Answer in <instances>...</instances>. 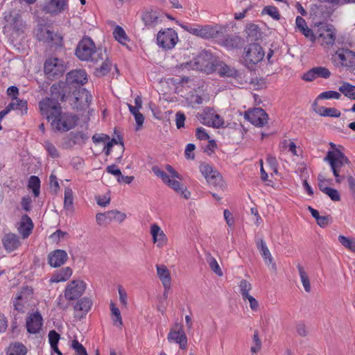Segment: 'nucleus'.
<instances>
[{
  "label": "nucleus",
  "instance_id": "2",
  "mask_svg": "<svg viewBox=\"0 0 355 355\" xmlns=\"http://www.w3.org/2000/svg\"><path fill=\"white\" fill-rule=\"evenodd\" d=\"M265 53L262 46L257 42L250 43L245 48L243 64L250 70L254 69L257 64L261 62Z\"/></svg>",
  "mask_w": 355,
  "mask_h": 355
},
{
  "label": "nucleus",
  "instance_id": "43",
  "mask_svg": "<svg viewBox=\"0 0 355 355\" xmlns=\"http://www.w3.org/2000/svg\"><path fill=\"white\" fill-rule=\"evenodd\" d=\"M40 180L36 175H31L28 180V187L33 191V196L38 197L40 193Z\"/></svg>",
  "mask_w": 355,
  "mask_h": 355
},
{
  "label": "nucleus",
  "instance_id": "10",
  "mask_svg": "<svg viewBox=\"0 0 355 355\" xmlns=\"http://www.w3.org/2000/svg\"><path fill=\"white\" fill-rule=\"evenodd\" d=\"M162 18L163 15L161 11L152 8L143 10L141 16L144 28L148 30L155 28L160 24L163 21Z\"/></svg>",
  "mask_w": 355,
  "mask_h": 355
},
{
  "label": "nucleus",
  "instance_id": "37",
  "mask_svg": "<svg viewBox=\"0 0 355 355\" xmlns=\"http://www.w3.org/2000/svg\"><path fill=\"white\" fill-rule=\"evenodd\" d=\"M325 162H327L331 167V170L335 177L336 182L338 184H340L344 179L345 178V176L344 175H340L341 168L345 165V164H340L339 162H335L334 160H324Z\"/></svg>",
  "mask_w": 355,
  "mask_h": 355
},
{
  "label": "nucleus",
  "instance_id": "56",
  "mask_svg": "<svg viewBox=\"0 0 355 355\" xmlns=\"http://www.w3.org/2000/svg\"><path fill=\"white\" fill-rule=\"evenodd\" d=\"M71 348L74 349L76 355H88L86 348L76 339L72 341Z\"/></svg>",
  "mask_w": 355,
  "mask_h": 355
},
{
  "label": "nucleus",
  "instance_id": "22",
  "mask_svg": "<svg viewBox=\"0 0 355 355\" xmlns=\"http://www.w3.org/2000/svg\"><path fill=\"white\" fill-rule=\"evenodd\" d=\"M256 244L257 248L259 250L261 257L264 259L266 264H271L272 268L274 270H276V263L273 262V258L265 241L262 239H260L256 241Z\"/></svg>",
  "mask_w": 355,
  "mask_h": 355
},
{
  "label": "nucleus",
  "instance_id": "8",
  "mask_svg": "<svg viewBox=\"0 0 355 355\" xmlns=\"http://www.w3.org/2000/svg\"><path fill=\"white\" fill-rule=\"evenodd\" d=\"M44 71L46 78L53 80L64 74L65 67L62 64V60L57 58H50L44 62Z\"/></svg>",
  "mask_w": 355,
  "mask_h": 355
},
{
  "label": "nucleus",
  "instance_id": "57",
  "mask_svg": "<svg viewBox=\"0 0 355 355\" xmlns=\"http://www.w3.org/2000/svg\"><path fill=\"white\" fill-rule=\"evenodd\" d=\"M341 95L339 92L329 90L326 91L324 92H322L318 96V98L320 99H330V98H335V99H339L340 98Z\"/></svg>",
  "mask_w": 355,
  "mask_h": 355
},
{
  "label": "nucleus",
  "instance_id": "60",
  "mask_svg": "<svg viewBox=\"0 0 355 355\" xmlns=\"http://www.w3.org/2000/svg\"><path fill=\"white\" fill-rule=\"evenodd\" d=\"M210 268L219 277L223 276V273L215 258L211 257L208 261Z\"/></svg>",
  "mask_w": 355,
  "mask_h": 355
},
{
  "label": "nucleus",
  "instance_id": "20",
  "mask_svg": "<svg viewBox=\"0 0 355 355\" xmlns=\"http://www.w3.org/2000/svg\"><path fill=\"white\" fill-rule=\"evenodd\" d=\"M68 0H49L42 8V10L51 15H58L64 11L67 6Z\"/></svg>",
  "mask_w": 355,
  "mask_h": 355
},
{
  "label": "nucleus",
  "instance_id": "21",
  "mask_svg": "<svg viewBox=\"0 0 355 355\" xmlns=\"http://www.w3.org/2000/svg\"><path fill=\"white\" fill-rule=\"evenodd\" d=\"M220 44L227 49H241L245 44V40L239 35H228Z\"/></svg>",
  "mask_w": 355,
  "mask_h": 355
},
{
  "label": "nucleus",
  "instance_id": "13",
  "mask_svg": "<svg viewBox=\"0 0 355 355\" xmlns=\"http://www.w3.org/2000/svg\"><path fill=\"white\" fill-rule=\"evenodd\" d=\"M244 117L252 124L257 127L264 126L268 119V114L261 107H255L245 112Z\"/></svg>",
  "mask_w": 355,
  "mask_h": 355
},
{
  "label": "nucleus",
  "instance_id": "49",
  "mask_svg": "<svg viewBox=\"0 0 355 355\" xmlns=\"http://www.w3.org/2000/svg\"><path fill=\"white\" fill-rule=\"evenodd\" d=\"M110 310L112 315L115 317V319H114V324L116 326H122L123 321L121 315V312L119 309L116 306L115 304L113 302L110 303Z\"/></svg>",
  "mask_w": 355,
  "mask_h": 355
},
{
  "label": "nucleus",
  "instance_id": "4",
  "mask_svg": "<svg viewBox=\"0 0 355 355\" xmlns=\"http://www.w3.org/2000/svg\"><path fill=\"white\" fill-rule=\"evenodd\" d=\"M40 114L48 121H52L62 112L60 103L52 101L46 96L42 98L38 103Z\"/></svg>",
  "mask_w": 355,
  "mask_h": 355
},
{
  "label": "nucleus",
  "instance_id": "14",
  "mask_svg": "<svg viewBox=\"0 0 355 355\" xmlns=\"http://www.w3.org/2000/svg\"><path fill=\"white\" fill-rule=\"evenodd\" d=\"M85 283L82 280H73L65 288L64 297L68 300L78 299L85 292Z\"/></svg>",
  "mask_w": 355,
  "mask_h": 355
},
{
  "label": "nucleus",
  "instance_id": "32",
  "mask_svg": "<svg viewBox=\"0 0 355 355\" xmlns=\"http://www.w3.org/2000/svg\"><path fill=\"white\" fill-rule=\"evenodd\" d=\"M202 35L201 37L205 39L215 38L219 34H222L223 28L221 26L216 25L212 26H205L202 27Z\"/></svg>",
  "mask_w": 355,
  "mask_h": 355
},
{
  "label": "nucleus",
  "instance_id": "45",
  "mask_svg": "<svg viewBox=\"0 0 355 355\" xmlns=\"http://www.w3.org/2000/svg\"><path fill=\"white\" fill-rule=\"evenodd\" d=\"M297 268L298 269L299 274H300V279H301L302 283L303 284L304 288L306 292L309 293L311 291V284H310V281H309L308 275L305 272L304 267L302 265L298 264Z\"/></svg>",
  "mask_w": 355,
  "mask_h": 355
},
{
  "label": "nucleus",
  "instance_id": "29",
  "mask_svg": "<svg viewBox=\"0 0 355 355\" xmlns=\"http://www.w3.org/2000/svg\"><path fill=\"white\" fill-rule=\"evenodd\" d=\"M92 305V300L89 297H84L77 301L76 304L73 306V309L76 311L81 312V315L78 317L80 318H83L89 311Z\"/></svg>",
  "mask_w": 355,
  "mask_h": 355
},
{
  "label": "nucleus",
  "instance_id": "7",
  "mask_svg": "<svg viewBox=\"0 0 355 355\" xmlns=\"http://www.w3.org/2000/svg\"><path fill=\"white\" fill-rule=\"evenodd\" d=\"M199 168L200 173L210 185L220 189L225 187V182L222 175L212 166L206 162H202Z\"/></svg>",
  "mask_w": 355,
  "mask_h": 355
},
{
  "label": "nucleus",
  "instance_id": "24",
  "mask_svg": "<svg viewBox=\"0 0 355 355\" xmlns=\"http://www.w3.org/2000/svg\"><path fill=\"white\" fill-rule=\"evenodd\" d=\"M2 243L8 252L17 250L21 244L17 235L13 233L6 234L2 239Z\"/></svg>",
  "mask_w": 355,
  "mask_h": 355
},
{
  "label": "nucleus",
  "instance_id": "46",
  "mask_svg": "<svg viewBox=\"0 0 355 355\" xmlns=\"http://www.w3.org/2000/svg\"><path fill=\"white\" fill-rule=\"evenodd\" d=\"M107 216L110 220V223L112 220L117 221L119 223L123 222L126 218L125 213L117 210H110L107 211Z\"/></svg>",
  "mask_w": 355,
  "mask_h": 355
},
{
  "label": "nucleus",
  "instance_id": "58",
  "mask_svg": "<svg viewBox=\"0 0 355 355\" xmlns=\"http://www.w3.org/2000/svg\"><path fill=\"white\" fill-rule=\"evenodd\" d=\"M254 346H252L250 350L253 353H257L261 348V340L259 338V331L256 330L252 338Z\"/></svg>",
  "mask_w": 355,
  "mask_h": 355
},
{
  "label": "nucleus",
  "instance_id": "35",
  "mask_svg": "<svg viewBox=\"0 0 355 355\" xmlns=\"http://www.w3.org/2000/svg\"><path fill=\"white\" fill-rule=\"evenodd\" d=\"M27 348L20 342L11 343L6 349L7 355H26Z\"/></svg>",
  "mask_w": 355,
  "mask_h": 355
},
{
  "label": "nucleus",
  "instance_id": "61",
  "mask_svg": "<svg viewBox=\"0 0 355 355\" xmlns=\"http://www.w3.org/2000/svg\"><path fill=\"white\" fill-rule=\"evenodd\" d=\"M186 116L184 112L178 111L175 114V124L178 129L184 127Z\"/></svg>",
  "mask_w": 355,
  "mask_h": 355
},
{
  "label": "nucleus",
  "instance_id": "38",
  "mask_svg": "<svg viewBox=\"0 0 355 355\" xmlns=\"http://www.w3.org/2000/svg\"><path fill=\"white\" fill-rule=\"evenodd\" d=\"M315 111L322 116L338 118L341 114L340 112L334 107H319L318 109H315Z\"/></svg>",
  "mask_w": 355,
  "mask_h": 355
},
{
  "label": "nucleus",
  "instance_id": "17",
  "mask_svg": "<svg viewBox=\"0 0 355 355\" xmlns=\"http://www.w3.org/2000/svg\"><path fill=\"white\" fill-rule=\"evenodd\" d=\"M331 71L325 67H315L306 71L302 76V79L306 82H311L318 78H329Z\"/></svg>",
  "mask_w": 355,
  "mask_h": 355
},
{
  "label": "nucleus",
  "instance_id": "15",
  "mask_svg": "<svg viewBox=\"0 0 355 355\" xmlns=\"http://www.w3.org/2000/svg\"><path fill=\"white\" fill-rule=\"evenodd\" d=\"M4 20L7 26H10L15 31H22L24 27L21 16L19 11L10 10L4 12Z\"/></svg>",
  "mask_w": 355,
  "mask_h": 355
},
{
  "label": "nucleus",
  "instance_id": "41",
  "mask_svg": "<svg viewBox=\"0 0 355 355\" xmlns=\"http://www.w3.org/2000/svg\"><path fill=\"white\" fill-rule=\"evenodd\" d=\"M221 77L237 78L240 76V73L237 69L230 67L227 64L222 66L218 71Z\"/></svg>",
  "mask_w": 355,
  "mask_h": 355
},
{
  "label": "nucleus",
  "instance_id": "16",
  "mask_svg": "<svg viewBox=\"0 0 355 355\" xmlns=\"http://www.w3.org/2000/svg\"><path fill=\"white\" fill-rule=\"evenodd\" d=\"M43 319L39 311L29 314L26 317V327L31 334H36L40 332L43 324Z\"/></svg>",
  "mask_w": 355,
  "mask_h": 355
},
{
  "label": "nucleus",
  "instance_id": "3",
  "mask_svg": "<svg viewBox=\"0 0 355 355\" xmlns=\"http://www.w3.org/2000/svg\"><path fill=\"white\" fill-rule=\"evenodd\" d=\"M78 121L76 115L62 112L51 122V126L55 132H64L75 128Z\"/></svg>",
  "mask_w": 355,
  "mask_h": 355
},
{
  "label": "nucleus",
  "instance_id": "44",
  "mask_svg": "<svg viewBox=\"0 0 355 355\" xmlns=\"http://www.w3.org/2000/svg\"><path fill=\"white\" fill-rule=\"evenodd\" d=\"M113 35L114 39L123 45L125 44L126 42L129 40L125 31L120 26H116L113 31Z\"/></svg>",
  "mask_w": 355,
  "mask_h": 355
},
{
  "label": "nucleus",
  "instance_id": "12",
  "mask_svg": "<svg viewBox=\"0 0 355 355\" xmlns=\"http://www.w3.org/2000/svg\"><path fill=\"white\" fill-rule=\"evenodd\" d=\"M64 82L71 89L83 87L87 82V74L84 69H74L67 73Z\"/></svg>",
  "mask_w": 355,
  "mask_h": 355
},
{
  "label": "nucleus",
  "instance_id": "19",
  "mask_svg": "<svg viewBox=\"0 0 355 355\" xmlns=\"http://www.w3.org/2000/svg\"><path fill=\"white\" fill-rule=\"evenodd\" d=\"M98 57L99 59L103 60V62L99 67L95 68L94 74L97 78H101L108 74L111 70L112 64L107 56V50L105 49L100 50Z\"/></svg>",
  "mask_w": 355,
  "mask_h": 355
},
{
  "label": "nucleus",
  "instance_id": "34",
  "mask_svg": "<svg viewBox=\"0 0 355 355\" xmlns=\"http://www.w3.org/2000/svg\"><path fill=\"white\" fill-rule=\"evenodd\" d=\"M247 39L248 42L251 43L257 42L261 39V32L259 30V26L254 24H249L246 28Z\"/></svg>",
  "mask_w": 355,
  "mask_h": 355
},
{
  "label": "nucleus",
  "instance_id": "52",
  "mask_svg": "<svg viewBox=\"0 0 355 355\" xmlns=\"http://www.w3.org/2000/svg\"><path fill=\"white\" fill-rule=\"evenodd\" d=\"M187 101L189 105L193 107L194 105H201L203 103L202 97L195 92H191L187 98Z\"/></svg>",
  "mask_w": 355,
  "mask_h": 355
},
{
  "label": "nucleus",
  "instance_id": "50",
  "mask_svg": "<svg viewBox=\"0 0 355 355\" xmlns=\"http://www.w3.org/2000/svg\"><path fill=\"white\" fill-rule=\"evenodd\" d=\"M261 13L266 14L275 20H279L280 19V14L279 10L277 8L274 6H265Z\"/></svg>",
  "mask_w": 355,
  "mask_h": 355
},
{
  "label": "nucleus",
  "instance_id": "11",
  "mask_svg": "<svg viewBox=\"0 0 355 355\" xmlns=\"http://www.w3.org/2000/svg\"><path fill=\"white\" fill-rule=\"evenodd\" d=\"M33 290L28 286L22 287L21 290L18 292L14 299H12V304L14 310L19 313H25V306L28 300L32 298Z\"/></svg>",
  "mask_w": 355,
  "mask_h": 355
},
{
  "label": "nucleus",
  "instance_id": "18",
  "mask_svg": "<svg viewBox=\"0 0 355 355\" xmlns=\"http://www.w3.org/2000/svg\"><path fill=\"white\" fill-rule=\"evenodd\" d=\"M68 254L64 250L57 249L48 254V263L52 268H58L68 260Z\"/></svg>",
  "mask_w": 355,
  "mask_h": 355
},
{
  "label": "nucleus",
  "instance_id": "63",
  "mask_svg": "<svg viewBox=\"0 0 355 355\" xmlns=\"http://www.w3.org/2000/svg\"><path fill=\"white\" fill-rule=\"evenodd\" d=\"M16 100V110H20L21 112V114H27L28 111V103L26 100L23 99H15Z\"/></svg>",
  "mask_w": 355,
  "mask_h": 355
},
{
  "label": "nucleus",
  "instance_id": "62",
  "mask_svg": "<svg viewBox=\"0 0 355 355\" xmlns=\"http://www.w3.org/2000/svg\"><path fill=\"white\" fill-rule=\"evenodd\" d=\"M49 341L51 346L58 345L60 336L55 330H51L49 333Z\"/></svg>",
  "mask_w": 355,
  "mask_h": 355
},
{
  "label": "nucleus",
  "instance_id": "23",
  "mask_svg": "<svg viewBox=\"0 0 355 355\" xmlns=\"http://www.w3.org/2000/svg\"><path fill=\"white\" fill-rule=\"evenodd\" d=\"M167 339L169 342H175L179 344L180 349H184L187 347V338L182 328L178 331L171 330Z\"/></svg>",
  "mask_w": 355,
  "mask_h": 355
},
{
  "label": "nucleus",
  "instance_id": "55",
  "mask_svg": "<svg viewBox=\"0 0 355 355\" xmlns=\"http://www.w3.org/2000/svg\"><path fill=\"white\" fill-rule=\"evenodd\" d=\"M44 146L48 154L52 158H58L60 157V153L58 150L51 142L46 141L44 142Z\"/></svg>",
  "mask_w": 355,
  "mask_h": 355
},
{
  "label": "nucleus",
  "instance_id": "31",
  "mask_svg": "<svg viewBox=\"0 0 355 355\" xmlns=\"http://www.w3.org/2000/svg\"><path fill=\"white\" fill-rule=\"evenodd\" d=\"M72 272V269L69 266L57 270L52 275L50 282L58 283L60 282H66L71 276Z\"/></svg>",
  "mask_w": 355,
  "mask_h": 355
},
{
  "label": "nucleus",
  "instance_id": "33",
  "mask_svg": "<svg viewBox=\"0 0 355 355\" xmlns=\"http://www.w3.org/2000/svg\"><path fill=\"white\" fill-rule=\"evenodd\" d=\"M211 53L209 51L204 50L200 52L195 59L196 67L202 69L207 67L211 63Z\"/></svg>",
  "mask_w": 355,
  "mask_h": 355
},
{
  "label": "nucleus",
  "instance_id": "26",
  "mask_svg": "<svg viewBox=\"0 0 355 355\" xmlns=\"http://www.w3.org/2000/svg\"><path fill=\"white\" fill-rule=\"evenodd\" d=\"M34 225L31 218L26 214L21 216L18 232L23 239L28 238L32 233Z\"/></svg>",
  "mask_w": 355,
  "mask_h": 355
},
{
  "label": "nucleus",
  "instance_id": "48",
  "mask_svg": "<svg viewBox=\"0 0 355 355\" xmlns=\"http://www.w3.org/2000/svg\"><path fill=\"white\" fill-rule=\"evenodd\" d=\"M240 292L244 300L250 295L249 291L252 289L251 284L246 279H242L239 283Z\"/></svg>",
  "mask_w": 355,
  "mask_h": 355
},
{
  "label": "nucleus",
  "instance_id": "1",
  "mask_svg": "<svg viewBox=\"0 0 355 355\" xmlns=\"http://www.w3.org/2000/svg\"><path fill=\"white\" fill-rule=\"evenodd\" d=\"M100 50H96L95 44L91 37L85 36L78 42L75 50V55L81 61H97V59L92 56L95 53L98 54Z\"/></svg>",
  "mask_w": 355,
  "mask_h": 355
},
{
  "label": "nucleus",
  "instance_id": "27",
  "mask_svg": "<svg viewBox=\"0 0 355 355\" xmlns=\"http://www.w3.org/2000/svg\"><path fill=\"white\" fill-rule=\"evenodd\" d=\"M150 233L152 234L153 241L154 243H157V247L161 248L166 243V236L157 224L155 223L151 225Z\"/></svg>",
  "mask_w": 355,
  "mask_h": 355
},
{
  "label": "nucleus",
  "instance_id": "40",
  "mask_svg": "<svg viewBox=\"0 0 355 355\" xmlns=\"http://www.w3.org/2000/svg\"><path fill=\"white\" fill-rule=\"evenodd\" d=\"M53 32L44 28L42 25H40L37 30L36 37L39 41L47 42L52 40Z\"/></svg>",
  "mask_w": 355,
  "mask_h": 355
},
{
  "label": "nucleus",
  "instance_id": "5",
  "mask_svg": "<svg viewBox=\"0 0 355 355\" xmlns=\"http://www.w3.org/2000/svg\"><path fill=\"white\" fill-rule=\"evenodd\" d=\"M178 40V33L172 28H162L157 34V44L165 51L173 49Z\"/></svg>",
  "mask_w": 355,
  "mask_h": 355
},
{
  "label": "nucleus",
  "instance_id": "6",
  "mask_svg": "<svg viewBox=\"0 0 355 355\" xmlns=\"http://www.w3.org/2000/svg\"><path fill=\"white\" fill-rule=\"evenodd\" d=\"M71 95L68 101H71L73 107L78 110H84L92 99L89 92L83 87L71 89Z\"/></svg>",
  "mask_w": 355,
  "mask_h": 355
},
{
  "label": "nucleus",
  "instance_id": "64",
  "mask_svg": "<svg viewBox=\"0 0 355 355\" xmlns=\"http://www.w3.org/2000/svg\"><path fill=\"white\" fill-rule=\"evenodd\" d=\"M96 223L99 225H105L110 223L108 217L107 216V211L105 213H98L96 215Z\"/></svg>",
  "mask_w": 355,
  "mask_h": 355
},
{
  "label": "nucleus",
  "instance_id": "47",
  "mask_svg": "<svg viewBox=\"0 0 355 355\" xmlns=\"http://www.w3.org/2000/svg\"><path fill=\"white\" fill-rule=\"evenodd\" d=\"M213 117L214 118L211 121H208L207 122H204V124L215 128H220L225 127V121L219 114H215Z\"/></svg>",
  "mask_w": 355,
  "mask_h": 355
},
{
  "label": "nucleus",
  "instance_id": "51",
  "mask_svg": "<svg viewBox=\"0 0 355 355\" xmlns=\"http://www.w3.org/2000/svg\"><path fill=\"white\" fill-rule=\"evenodd\" d=\"M338 241L341 243L342 245L350 251L355 252V240L353 241L343 235H340L338 236Z\"/></svg>",
  "mask_w": 355,
  "mask_h": 355
},
{
  "label": "nucleus",
  "instance_id": "36",
  "mask_svg": "<svg viewBox=\"0 0 355 355\" xmlns=\"http://www.w3.org/2000/svg\"><path fill=\"white\" fill-rule=\"evenodd\" d=\"M166 184L177 193H180L185 199H189L190 198L191 192L188 191V189L179 181L169 179V181H167Z\"/></svg>",
  "mask_w": 355,
  "mask_h": 355
},
{
  "label": "nucleus",
  "instance_id": "39",
  "mask_svg": "<svg viewBox=\"0 0 355 355\" xmlns=\"http://www.w3.org/2000/svg\"><path fill=\"white\" fill-rule=\"evenodd\" d=\"M338 90L345 96L351 100L355 101V85H353L349 83L345 82L339 87Z\"/></svg>",
  "mask_w": 355,
  "mask_h": 355
},
{
  "label": "nucleus",
  "instance_id": "30",
  "mask_svg": "<svg viewBox=\"0 0 355 355\" xmlns=\"http://www.w3.org/2000/svg\"><path fill=\"white\" fill-rule=\"evenodd\" d=\"M324 160H334L339 162L340 164L349 165L350 164L348 157L339 149L328 151Z\"/></svg>",
  "mask_w": 355,
  "mask_h": 355
},
{
  "label": "nucleus",
  "instance_id": "54",
  "mask_svg": "<svg viewBox=\"0 0 355 355\" xmlns=\"http://www.w3.org/2000/svg\"><path fill=\"white\" fill-rule=\"evenodd\" d=\"M322 193L327 195L333 201H340L341 198L338 191L331 187L323 188Z\"/></svg>",
  "mask_w": 355,
  "mask_h": 355
},
{
  "label": "nucleus",
  "instance_id": "9",
  "mask_svg": "<svg viewBox=\"0 0 355 355\" xmlns=\"http://www.w3.org/2000/svg\"><path fill=\"white\" fill-rule=\"evenodd\" d=\"M51 97L52 101H57L58 103L64 102L70 98L71 89L69 88L64 81H59L57 83L53 84L50 87Z\"/></svg>",
  "mask_w": 355,
  "mask_h": 355
},
{
  "label": "nucleus",
  "instance_id": "25",
  "mask_svg": "<svg viewBox=\"0 0 355 355\" xmlns=\"http://www.w3.org/2000/svg\"><path fill=\"white\" fill-rule=\"evenodd\" d=\"M342 64L352 67H355V53L348 49H338L336 52Z\"/></svg>",
  "mask_w": 355,
  "mask_h": 355
},
{
  "label": "nucleus",
  "instance_id": "53",
  "mask_svg": "<svg viewBox=\"0 0 355 355\" xmlns=\"http://www.w3.org/2000/svg\"><path fill=\"white\" fill-rule=\"evenodd\" d=\"M69 136L72 137L73 141H76V144H84L88 139L89 137L87 134L82 132H71Z\"/></svg>",
  "mask_w": 355,
  "mask_h": 355
},
{
  "label": "nucleus",
  "instance_id": "28",
  "mask_svg": "<svg viewBox=\"0 0 355 355\" xmlns=\"http://www.w3.org/2000/svg\"><path fill=\"white\" fill-rule=\"evenodd\" d=\"M156 268L157 275L161 280L164 288H171V278L170 272L167 267L164 265H157Z\"/></svg>",
  "mask_w": 355,
  "mask_h": 355
},
{
  "label": "nucleus",
  "instance_id": "42",
  "mask_svg": "<svg viewBox=\"0 0 355 355\" xmlns=\"http://www.w3.org/2000/svg\"><path fill=\"white\" fill-rule=\"evenodd\" d=\"M64 209L67 211L73 210V195L71 188L67 187L64 189Z\"/></svg>",
  "mask_w": 355,
  "mask_h": 355
},
{
  "label": "nucleus",
  "instance_id": "59",
  "mask_svg": "<svg viewBox=\"0 0 355 355\" xmlns=\"http://www.w3.org/2000/svg\"><path fill=\"white\" fill-rule=\"evenodd\" d=\"M152 171L156 176L162 179L164 183L166 184L167 181H169L170 178L168 175L165 171L161 170L157 166H153Z\"/></svg>",
  "mask_w": 355,
  "mask_h": 355
}]
</instances>
